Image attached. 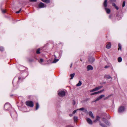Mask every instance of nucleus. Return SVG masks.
<instances>
[{"mask_svg": "<svg viewBox=\"0 0 127 127\" xmlns=\"http://www.w3.org/2000/svg\"><path fill=\"white\" fill-rule=\"evenodd\" d=\"M103 5L105 7V9L107 14H109L111 12L110 9L107 8V0H105L103 3Z\"/></svg>", "mask_w": 127, "mask_h": 127, "instance_id": "1", "label": "nucleus"}, {"mask_svg": "<svg viewBox=\"0 0 127 127\" xmlns=\"http://www.w3.org/2000/svg\"><path fill=\"white\" fill-rule=\"evenodd\" d=\"M26 105L31 107H33V103L31 101H26Z\"/></svg>", "mask_w": 127, "mask_h": 127, "instance_id": "2", "label": "nucleus"}, {"mask_svg": "<svg viewBox=\"0 0 127 127\" xmlns=\"http://www.w3.org/2000/svg\"><path fill=\"white\" fill-rule=\"evenodd\" d=\"M11 105L9 103H6L4 105V108L6 110H8L9 108L11 107Z\"/></svg>", "mask_w": 127, "mask_h": 127, "instance_id": "3", "label": "nucleus"}, {"mask_svg": "<svg viewBox=\"0 0 127 127\" xmlns=\"http://www.w3.org/2000/svg\"><path fill=\"white\" fill-rule=\"evenodd\" d=\"M102 87L103 86H99L98 87L95 88L93 90H90V92H93L96 91L101 89Z\"/></svg>", "mask_w": 127, "mask_h": 127, "instance_id": "4", "label": "nucleus"}, {"mask_svg": "<svg viewBox=\"0 0 127 127\" xmlns=\"http://www.w3.org/2000/svg\"><path fill=\"white\" fill-rule=\"evenodd\" d=\"M58 95L60 96L63 97L65 96V92L64 91H60L58 93Z\"/></svg>", "mask_w": 127, "mask_h": 127, "instance_id": "5", "label": "nucleus"}, {"mask_svg": "<svg viewBox=\"0 0 127 127\" xmlns=\"http://www.w3.org/2000/svg\"><path fill=\"white\" fill-rule=\"evenodd\" d=\"M105 96L104 95H102L100 96L99 97H98L97 98H96L95 100L94 101H93L92 102V103H93L94 102H95L101 99L102 97H103Z\"/></svg>", "mask_w": 127, "mask_h": 127, "instance_id": "6", "label": "nucleus"}, {"mask_svg": "<svg viewBox=\"0 0 127 127\" xmlns=\"http://www.w3.org/2000/svg\"><path fill=\"white\" fill-rule=\"evenodd\" d=\"M105 96L104 95H102L100 96L99 97H98L97 98H96L95 100L94 101H93L92 102V103H93L94 102H95L101 99L102 97H103Z\"/></svg>", "mask_w": 127, "mask_h": 127, "instance_id": "7", "label": "nucleus"}, {"mask_svg": "<svg viewBox=\"0 0 127 127\" xmlns=\"http://www.w3.org/2000/svg\"><path fill=\"white\" fill-rule=\"evenodd\" d=\"M38 6L39 8H42L46 7L47 6L43 3L41 2L38 4Z\"/></svg>", "mask_w": 127, "mask_h": 127, "instance_id": "8", "label": "nucleus"}, {"mask_svg": "<svg viewBox=\"0 0 127 127\" xmlns=\"http://www.w3.org/2000/svg\"><path fill=\"white\" fill-rule=\"evenodd\" d=\"M125 110V108L124 106H121L119 108L118 111L119 112H121L124 111Z\"/></svg>", "mask_w": 127, "mask_h": 127, "instance_id": "9", "label": "nucleus"}, {"mask_svg": "<svg viewBox=\"0 0 127 127\" xmlns=\"http://www.w3.org/2000/svg\"><path fill=\"white\" fill-rule=\"evenodd\" d=\"M89 61L91 63H93L95 61V59L92 57H91L89 58Z\"/></svg>", "mask_w": 127, "mask_h": 127, "instance_id": "10", "label": "nucleus"}, {"mask_svg": "<svg viewBox=\"0 0 127 127\" xmlns=\"http://www.w3.org/2000/svg\"><path fill=\"white\" fill-rule=\"evenodd\" d=\"M88 123L90 125H92L93 124V122L92 120L89 118H87L86 119Z\"/></svg>", "mask_w": 127, "mask_h": 127, "instance_id": "11", "label": "nucleus"}, {"mask_svg": "<svg viewBox=\"0 0 127 127\" xmlns=\"http://www.w3.org/2000/svg\"><path fill=\"white\" fill-rule=\"evenodd\" d=\"M111 44L110 42H108L106 46V48H107L109 49L111 47Z\"/></svg>", "mask_w": 127, "mask_h": 127, "instance_id": "12", "label": "nucleus"}, {"mask_svg": "<svg viewBox=\"0 0 127 127\" xmlns=\"http://www.w3.org/2000/svg\"><path fill=\"white\" fill-rule=\"evenodd\" d=\"M87 68L88 70H92L93 69V66L91 65H88L87 67Z\"/></svg>", "mask_w": 127, "mask_h": 127, "instance_id": "13", "label": "nucleus"}, {"mask_svg": "<svg viewBox=\"0 0 127 127\" xmlns=\"http://www.w3.org/2000/svg\"><path fill=\"white\" fill-rule=\"evenodd\" d=\"M43 2L46 3H49L50 2V0H41Z\"/></svg>", "mask_w": 127, "mask_h": 127, "instance_id": "14", "label": "nucleus"}, {"mask_svg": "<svg viewBox=\"0 0 127 127\" xmlns=\"http://www.w3.org/2000/svg\"><path fill=\"white\" fill-rule=\"evenodd\" d=\"M89 115L92 118H94V117L93 115L92 112L90 111L89 112Z\"/></svg>", "mask_w": 127, "mask_h": 127, "instance_id": "15", "label": "nucleus"}, {"mask_svg": "<svg viewBox=\"0 0 127 127\" xmlns=\"http://www.w3.org/2000/svg\"><path fill=\"white\" fill-rule=\"evenodd\" d=\"M102 120L106 124H107L108 122L107 120L105 118H103L102 119Z\"/></svg>", "mask_w": 127, "mask_h": 127, "instance_id": "16", "label": "nucleus"}, {"mask_svg": "<svg viewBox=\"0 0 127 127\" xmlns=\"http://www.w3.org/2000/svg\"><path fill=\"white\" fill-rule=\"evenodd\" d=\"M82 84V83L80 81H79L78 83L76 84V86L78 87L80 86Z\"/></svg>", "mask_w": 127, "mask_h": 127, "instance_id": "17", "label": "nucleus"}, {"mask_svg": "<svg viewBox=\"0 0 127 127\" xmlns=\"http://www.w3.org/2000/svg\"><path fill=\"white\" fill-rule=\"evenodd\" d=\"M75 75V74L74 73L71 74L70 75V76L71 77V78H70V79H72L74 77Z\"/></svg>", "mask_w": 127, "mask_h": 127, "instance_id": "18", "label": "nucleus"}, {"mask_svg": "<svg viewBox=\"0 0 127 127\" xmlns=\"http://www.w3.org/2000/svg\"><path fill=\"white\" fill-rule=\"evenodd\" d=\"M118 61L120 63L121 62L122 60V59L121 57H119L118 59Z\"/></svg>", "mask_w": 127, "mask_h": 127, "instance_id": "19", "label": "nucleus"}, {"mask_svg": "<svg viewBox=\"0 0 127 127\" xmlns=\"http://www.w3.org/2000/svg\"><path fill=\"white\" fill-rule=\"evenodd\" d=\"M104 77L105 78H107V79H110L111 78V77L108 75H105L104 76Z\"/></svg>", "mask_w": 127, "mask_h": 127, "instance_id": "20", "label": "nucleus"}, {"mask_svg": "<svg viewBox=\"0 0 127 127\" xmlns=\"http://www.w3.org/2000/svg\"><path fill=\"white\" fill-rule=\"evenodd\" d=\"M36 107L35 110H37L39 107V105L38 103H36Z\"/></svg>", "mask_w": 127, "mask_h": 127, "instance_id": "21", "label": "nucleus"}, {"mask_svg": "<svg viewBox=\"0 0 127 127\" xmlns=\"http://www.w3.org/2000/svg\"><path fill=\"white\" fill-rule=\"evenodd\" d=\"M55 59L54 61H53V63H56L57 62H58L59 60L58 59H56V57L55 55Z\"/></svg>", "mask_w": 127, "mask_h": 127, "instance_id": "22", "label": "nucleus"}, {"mask_svg": "<svg viewBox=\"0 0 127 127\" xmlns=\"http://www.w3.org/2000/svg\"><path fill=\"white\" fill-rule=\"evenodd\" d=\"M100 119V117L99 116H96V120H95L94 122H96V121H98L99 120V119Z\"/></svg>", "mask_w": 127, "mask_h": 127, "instance_id": "23", "label": "nucleus"}, {"mask_svg": "<svg viewBox=\"0 0 127 127\" xmlns=\"http://www.w3.org/2000/svg\"><path fill=\"white\" fill-rule=\"evenodd\" d=\"M118 50H122V46L121 45L120 43H119L118 44Z\"/></svg>", "mask_w": 127, "mask_h": 127, "instance_id": "24", "label": "nucleus"}, {"mask_svg": "<svg viewBox=\"0 0 127 127\" xmlns=\"http://www.w3.org/2000/svg\"><path fill=\"white\" fill-rule=\"evenodd\" d=\"M100 125L101 126L103 127H106V126L104 124H103L101 123L100 122Z\"/></svg>", "mask_w": 127, "mask_h": 127, "instance_id": "25", "label": "nucleus"}, {"mask_svg": "<svg viewBox=\"0 0 127 127\" xmlns=\"http://www.w3.org/2000/svg\"><path fill=\"white\" fill-rule=\"evenodd\" d=\"M78 117L76 116H74V122H76L78 120Z\"/></svg>", "mask_w": 127, "mask_h": 127, "instance_id": "26", "label": "nucleus"}, {"mask_svg": "<svg viewBox=\"0 0 127 127\" xmlns=\"http://www.w3.org/2000/svg\"><path fill=\"white\" fill-rule=\"evenodd\" d=\"M40 49L39 48L36 51V53L37 54H39L40 53Z\"/></svg>", "mask_w": 127, "mask_h": 127, "instance_id": "27", "label": "nucleus"}, {"mask_svg": "<svg viewBox=\"0 0 127 127\" xmlns=\"http://www.w3.org/2000/svg\"><path fill=\"white\" fill-rule=\"evenodd\" d=\"M104 91V89H102V90L99 91L97 92L98 94H99V93H102Z\"/></svg>", "mask_w": 127, "mask_h": 127, "instance_id": "28", "label": "nucleus"}, {"mask_svg": "<svg viewBox=\"0 0 127 127\" xmlns=\"http://www.w3.org/2000/svg\"><path fill=\"white\" fill-rule=\"evenodd\" d=\"M98 94L97 92H95L93 93H92L91 94V95H95L97 94Z\"/></svg>", "mask_w": 127, "mask_h": 127, "instance_id": "29", "label": "nucleus"}, {"mask_svg": "<svg viewBox=\"0 0 127 127\" xmlns=\"http://www.w3.org/2000/svg\"><path fill=\"white\" fill-rule=\"evenodd\" d=\"M4 50V48L2 47H0V51H3Z\"/></svg>", "mask_w": 127, "mask_h": 127, "instance_id": "30", "label": "nucleus"}, {"mask_svg": "<svg viewBox=\"0 0 127 127\" xmlns=\"http://www.w3.org/2000/svg\"><path fill=\"white\" fill-rule=\"evenodd\" d=\"M125 3H126L125 1H124L123 2V4H122L123 7H124L125 6Z\"/></svg>", "mask_w": 127, "mask_h": 127, "instance_id": "31", "label": "nucleus"}, {"mask_svg": "<svg viewBox=\"0 0 127 127\" xmlns=\"http://www.w3.org/2000/svg\"><path fill=\"white\" fill-rule=\"evenodd\" d=\"M84 110V108H79V109H77V110H82H82Z\"/></svg>", "mask_w": 127, "mask_h": 127, "instance_id": "32", "label": "nucleus"}, {"mask_svg": "<svg viewBox=\"0 0 127 127\" xmlns=\"http://www.w3.org/2000/svg\"><path fill=\"white\" fill-rule=\"evenodd\" d=\"M110 96L109 95V96H108L104 98V100H106L107 99L109 98L110 97Z\"/></svg>", "mask_w": 127, "mask_h": 127, "instance_id": "33", "label": "nucleus"}, {"mask_svg": "<svg viewBox=\"0 0 127 127\" xmlns=\"http://www.w3.org/2000/svg\"><path fill=\"white\" fill-rule=\"evenodd\" d=\"M21 10H22V9L21 8H20L19 9V11H16V13H20V12L21 11Z\"/></svg>", "mask_w": 127, "mask_h": 127, "instance_id": "34", "label": "nucleus"}, {"mask_svg": "<svg viewBox=\"0 0 127 127\" xmlns=\"http://www.w3.org/2000/svg\"><path fill=\"white\" fill-rule=\"evenodd\" d=\"M43 59H40V60L39 61V62L40 63H42V62H43Z\"/></svg>", "mask_w": 127, "mask_h": 127, "instance_id": "35", "label": "nucleus"}, {"mask_svg": "<svg viewBox=\"0 0 127 127\" xmlns=\"http://www.w3.org/2000/svg\"><path fill=\"white\" fill-rule=\"evenodd\" d=\"M37 1V0H29V1L30 2H36Z\"/></svg>", "mask_w": 127, "mask_h": 127, "instance_id": "36", "label": "nucleus"}, {"mask_svg": "<svg viewBox=\"0 0 127 127\" xmlns=\"http://www.w3.org/2000/svg\"><path fill=\"white\" fill-rule=\"evenodd\" d=\"M2 11L3 13H5L6 12V11L4 10H2Z\"/></svg>", "mask_w": 127, "mask_h": 127, "instance_id": "37", "label": "nucleus"}, {"mask_svg": "<svg viewBox=\"0 0 127 127\" xmlns=\"http://www.w3.org/2000/svg\"><path fill=\"white\" fill-rule=\"evenodd\" d=\"M115 7V8L117 10H118V9H119V8L116 5Z\"/></svg>", "mask_w": 127, "mask_h": 127, "instance_id": "38", "label": "nucleus"}, {"mask_svg": "<svg viewBox=\"0 0 127 127\" xmlns=\"http://www.w3.org/2000/svg\"><path fill=\"white\" fill-rule=\"evenodd\" d=\"M112 5L114 7L116 5V4L114 3H112Z\"/></svg>", "mask_w": 127, "mask_h": 127, "instance_id": "39", "label": "nucleus"}, {"mask_svg": "<svg viewBox=\"0 0 127 127\" xmlns=\"http://www.w3.org/2000/svg\"><path fill=\"white\" fill-rule=\"evenodd\" d=\"M77 110H74L73 112V114H74L75 113L76 111H77Z\"/></svg>", "mask_w": 127, "mask_h": 127, "instance_id": "40", "label": "nucleus"}, {"mask_svg": "<svg viewBox=\"0 0 127 127\" xmlns=\"http://www.w3.org/2000/svg\"><path fill=\"white\" fill-rule=\"evenodd\" d=\"M109 67L108 66L106 65L104 67V68H107Z\"/></svg>", "mask_w": 127, "mask_h": 127, "instance_id": "41", "label": "nucleus"}, {"mask_svg": "<svg viewBox=\"0 0 127 127\" xmlns=\"http://www.w3.org/2000/svg\"><path fill=\"white\" fill-rule=\"evenodd\" d=\"M84 111L86 113H87V109H85L84 110Z\"/></svg>", "mask_w": 127, "mask_h": 127, "instance_id": "42", "label": "nucleus"}, {"mask_svg": "<svg viewBox=\"0 0 127 127\" xmlns=\"http://www.w3.org/2000/svg\"><path fill=\"white\" fill-rule=\"evenodd\" d=\"M89 100V98H88L86 99L85 101H87Z\"/></svg>", "mask_w": 127, "mask_h": 127, "instance_id": "43", "label": "nucleus"}, {"mask_svg": "<svg viewBox=\"0 0 127 127\" xmlns=\"http://www.w3.org/2000/svg\"><path fill=\"white\" fill-rule=\"evenodd\" d=\"M73 102H74V103H73V105H75L76 103L75 102L74 100H73Z\"/></svg>", "mask_w": 127, "mask_h": 127, "instance_id": "44", "label": "nucleus"}, {"mask_svg": "<svg viewBox=\"0 0 127 127\" xmlns=\"http://www.w3.org/2000/svg\"><path fill=\"white\" fill-rule=\"evenodd\" d=\"M72 63H71V65H70V68H71L72 67Z\"/></svg>", "mask_w": 127, "mask_h": 127, "instance_id": "45", "label": "nucleus"}, {"mask_svg": "<svg viewBox=\"0 0 127 127\" xmlns=\"http://www.w3.org/2000/svg\"><path fill=\"white\" fill-rule=\"evenodd\" d=\"M21 78L20 77H19L18 78V80H20L21 79Z\"/></svg>", "mask_w": 127, "mask_h": 127, "instance_id": "46", "label": "nucleus"}, {"mask_svg": "<svg viewBox=\"0 0 127 127\" xmlns=\"http://www.w3.org/2000/svg\"><path fill=\"white\" fill-rule=\"evenodd\" d=\"M109 17L110 18H111V15H110Z\"/></svg>", "mask_w": 127, "mask_h": 127, "instance_id": "47", "label": "nucleus"}, {"mask_svg": "<svg viewBox=\"0 0 127 127\" xmlns=\"http://www.w3.org/2000/svg\"><path fill=\"white\" fill-rule=\"evenodd\" d=\"M80 61H82V60L81 59H80Z\"/></svg>", "mask_w": 127, "mask_h": 127, "instance_id": "48", "label": "nucleus"}, {"mask_svg": "<svg viewBox=\"0 0 127 127\" xmlns=\"http://www.w3.org/2000/svg\"><path fill=\"white\" fill-rule=\"evenodd\" d=\"M11 116H12V115H11Z\"/></svg>", "mask_w": 127, "mask_h": 127, "instance_id": "49", "label": "nucleus"}, {"mask_svg": "<svg viewBox=\"0 0 127 127\" xmlns=\"http://www.w3.org/2000/svg\"><path fill=\"white\" fill-rule=\"evenodd\" d=\"M70 116H71V115H70Z\"/></svg>", "mask_w": 127, "mask_h": 127, "instance_id": "50", "label": "nucleus"}, {"mask_svg": "<svg viewBox=\"0 0 127 127\" xmlns=\"http://www.w3.org/2000/svg\"><path fill=\"white\" fill-rule=\"evenodd\" d=\"M70 116H71V115H70Z\"/></svg>", "mask_w": 127, "mask_h": 127, "instance_id": "51", "label": "nucleus"}]
</instances>
